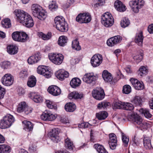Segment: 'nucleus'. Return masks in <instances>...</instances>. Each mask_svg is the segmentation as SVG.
I'll list each match as a JSON object with an SVG mask.
<instances>
[{
	"mask_svg": "<svg viewBox=\"0 0 153 153\" xmlns=\"http://www.w3.org/2000/svg\"><path fill=\"white\" fill-rule=\"evenodd\" d=\"M41 118L44 121H52L56 119V117L50 111H46L41 115Z\"/></svg>",
	"mask_w": 153,
	"mask_h": 153,
	"instance_id": "nucleus-14",
	"label": "nucleus"
},
{
	"mask_svg": "<svg viewBox=\"0 0 153 153\" xmlns=\"http://www.w3.org/2000/svg\"><path fill=\"white\" fill-rule=\"evenodd\" d=\"M29 97L36 103H40L43 101V98L37 93L31 92L29 94Z\"/></svg>",
	"mask_w": 153,
	"mask_h": 153,
	"instance_id": "nucleus-20",
	"label": "nucleus"
},
{
	"mask_svg": "<svg viewBox=\"0 0 153 153\" xmlns=\"http://www.w3.org/2000/svg\"><path fill=\"white\" fill-rule=\"evenodd\" d=\"M72 47L73 49L77 51H79L81 49V47L79 45V42L77 39L76 38L72 41Z\"/></svg>",
	"mask_w": 153,
	"mask_h": 153,
	"instance_id": "nucleus-44",
	"label": "nucleus"
},
{
	"mask_svg": "<svg viewBox=\"0 0 153 153\" xmlns=\"http://www.w3.org/2000/svg\"><path fill=\"white\" fill-rule=\"evenodd\" d=\"M68 39L67 36H60L58 41V45L61 46L63 47L66 45Z\"/></svg>",
	"mask_w": 153,
	"mask_h": 153,
	"instance_id": "nucleus-28",
	"label": "nucleus"
},
{
	"mask_svg": "<svg viewBox=\"0 0 153 153\" xmlns=\"http://www.w3.org/2000/svg\"><path fill=\"white\" fill-rule=\"evenodd\" d=\"M124 102L121 101L116 102L113 104V108L114 109H123L124 108Z\"/></svg>",
	"mask_w": 153,
	"mask_h": 153,
	"instance_id": "nucleus-47",
	"label": "nucleus"
},
{
	"mask_svg": "<svg viewBox=\"0 0 153 153\" xmlns=\"http://www.w3.org/2000/svg\"><path fill=\"white\" fill-rule=\"evenodd\" d=\"M58 7L56 3L54 1L52 2L49 5V8L52 11H54L57 9Z\"/></svg>",
	"mask_w": 153,
	"mask_h": 153,
	"instance_id": "nucleus-55",
	"label": "nucleus"
},
{
	"mask_svg": "<svg viewBox=\"0 0 153 153\" xmlns=\"http://www.w3.org/2000/svg\"><path fill=\"white\" fill-rule=\"evenodd\" d=\"M37 71L38 74L43 75L47 78H49L51 77V73L45 66H39L37 68Z\"/></svg>",
	"mask_w": 153,
	"mask_h": 153,
	"instance_id": "nucleus-12",
	"label": "nucleus"
},
{
	"mask_svg": "<svg viewBox=\"0 0 153 153\" xmlns=\"http://www.w3.org/2000/svg\"><path fill=\"white\" fill-rule=\"evenodd\" d=\"M83 96L82 93H78L76 91H73L68 95V98L70 100L81 99Z\"/></svg>",
	"mask_w": 153,
	"mask_h": 153,
	"instance_id": "nucleus-24",
	"label": "nucleus"
},
{
	"mask_svg": "<svg viewBox=\"0 0 153 153\" xmlns=\"http://www.w3.org/2000/svg\"><path fill=\"white\" fill-rule=\"evenodd\" d=\"M41 59L40 53L38 52L30 56L27 59V62L29 64H33L36 63Z\"/></svg>",
	"mask_w": 153,
	"mask_h": 153,
	"instance_id": "nucleus-19",
	"label": "nucleus"
},
{
	"mask_svg": "<svg viewBox=\"0 0 153 153\" xmlns=\"http://www.w3.org/2000/svg\"><path fill=\"white\" fill-rule=\"evenodd\" d=\"M58 134V128L52 129L51 131L48 134V136L50 139L54 143H57L60 141Z\"/></svg>",
	"mask_w": 153,
	"mask_h": 153,
	"instance_id": "nucleus-13",
	"label": "nucleus"
},
{
	"mask_svg": "<svg viewBox=\"0 0 153 153\" xmlns=\"http://www.w3.org/2000/svg\"><path fill=\"white\" fill-rule=\"evenodd\" d=\"M101 22L105 27H109L113 25L114 20L111 13L107 12L101 16Z\"/></svg>",
	"mask_w": 153,
	"mask_h": 153,
	"instance_id": "nucleus-5",
	"label": "nucleus"
},
{
	"mask_svg": "<svg viewBox=\"0 0 153 153\" xmlns=\"http://www.w3.org/2000/svg\"><path fill=\"white\" fill-rule=\"evenodd\" d=\"M10 63L8 61H4L1 64V67L4 69L8 68L10 66Z\"/></svg>",
	"mask_w": 153,
	"mask_h": 153,
	"instance_id": "nucleus-56",
	"label": "nucleus"
},
{
	"mask_svg": "<svg viewBox=\"0 0 153 153\" xmlns=\"http://www.w3.org/2000/svg\"><path fill=\"white\" fill-rule=\"evenodd\" d=\"M109 104V102H101V103L98 104L97 105V108L99 109L104 108L108 106Z\"/></svg>",
	"mask_w": 153,
	"mask_h": 153,
	"instance_id": "nucleus-57",
	"label": "nucleus"
},
{
	"mask_svg": "<svg viewBox=\"0 0 153 153\" xmlns=\"http://www.w3.org/2000/svg\"><path fill=\"white\" fill-rule=\"evenodd\" d=\"M131 91V87L129 85H124L123 89V93L126 94H128Z\"/></svg>",
	"mask_w": 153,
	"mask_h": 153,
	"instance_id": "nucleus-52",
	"label": "nucleus"
},
{
	"mask_svg": "<svg viewBox=\"0 0 153 153\" xmlns=\"http://www.w3.org/2000/svg\"><path fill=\"white\" fill-rule=\"evenodd\" d=\"M130 22L128 19L124 18L121 20L120 22L121 26L123 28L128 27L130 24Z\"/></svg>",
	"mask_w": 153,
	"mask_h": 153,
	"instance_id": "nucleus-46",
	"label": "nucleus"
},
{
	"mask_svg": "<svg viewBox=\"0 0 153 153\" xmlns=\"http://www.w3.org/2000/svg\"><path fill=\"white\" fill-rule=\"evenodd\" d=\"M21 34L22 35V36H21L20 37H19V38L22 39H24V41H19V42H25L29 38L28 36V35L25 32H21Z\"/></svg>",
	"mask_w": 153,
	"mask_h": 153,
	"instance_id": "nucleus-58",
	"label": "nucleus"
},
{
	"mask_svg": "<svg viewBox=\"0 0 153 153\" xmlns=\"http://www.w3.org/2000/svg\"><path fill=\"white\" fill-rule=\"evenodd\" d=\"M139 111L147 118H150L152 117V115L148 109L141 108L140 110Z\"/></svg>",
	"mask_w": 153,
	"mask_h": 153,
	"instance_id": "nucleus-45",
	"label": "nucleus"
},
{
	"mask_svg": "<svg viewBox=\"0 0 153 153\" xmlns=\"http://www.w3.org/2000/svg\"><path fill=\"white\" fill-rule=\"evenodd\" d=\"M84 13L79 14L76 18V21L80 24H83L84 20Z\"/></svg>",
	"mask_w": 153,
	"mask_h": 153,
	"instance_id": "nucleus-48",
	"label": "nucleus"
},
{
	"mask_svg": "<svg viewBox=\"0 0 153 153\" xmlns=\"http://www.w3.org/2000/svg\"><path fill=\"white\" fill-rule=\"evenodd\" d=\"M32 110L33 108L30 107H28L27 105L24 111L26 114H28L31 113L32 112Z\"/></svg>",
	"mask_w": 153,
	"mask_h": 153,
	"instance_id": "nucleus-62",
	"label": "nucleus"
},
{
	"mask_svg": "<svg viewBox=\"0 0 153 153\" xmlns=\"http://www.w3.org/2000/svg\"><path fill=\"white\" fill-rule=\"evenodd\" d=\"M6 92L5 88L0 85V99H3Z\"/></svg>",
	"mask_w": 153,
	"mask_h": 153,
	"instance_id": "nucleus-60",
	"label": "nucleus"
},
{
	"mask_svg": "<svg viewBox=\"0 0 153 153\" xmlns=\"http://www.w3.org/2000/svg\"><path fill=\"white\" fill-rule=\"evenodd\" d=\"M49 93L54 96L59 95L61 93V89L56 85H52L49 86L48 89Z\"/></svg>",
	"mask_w": 153,
	"mask_h": 153,
	"instance_id": "nucleus-18",
	"label": "nucleus"
},
{
	"mask_svg": "<svg viewBox=\"0 0 153 153\" xmlns=\"http://www.w3.org/2000/svg\"><path fill=\"white\" fill-rule=\"evenodd\" d=\"M56 29L60 32H64L68 30V25L64 18L62 16H57L54 20Z\"/></svg>",
	"mask_w": 153,
	"mask_h": 153,
	"instance_id": "nucleus-3",
	"label": "nucleus"
},
{
	"mask_svg": "<svg viewBox=\"0 0 153 153\" xmlns=\"http://www.w3.org/2000/svg\"><path fill=\"white\" fill-rule=\"evenodd\" d=\"M56 77L59 80L62 81L69 76L68 73L64 70L60 69L57 71L55 73Z\"/></svg>",
	"mask_w": 153,
	"mask_h": 153,
	"instance_id": "nucleus-17",
	"label": "nucleus"
},
{
	"mask_svg": "<svg viewBox=\"0 0 153 153\" xmlns=\"http://www.w3.org/2000/svg\"><path fill=\"white\" fill-rule=\"evenodd\" d=\"M50 60L56 65H60L63 61L64 56L60 53H51L48 56Z\"/></svg>",
	"mask_w": 153,
	"mask_h": 153,
	"instance_id": "nucleus-7",
	"label": "nucleus"
},
{
	"mask_svg": "<svg viewBox=\"0 0 153 153\" xmlns=\"http://www.w3.org/2000/svg\"><path fill=\"white\" fill-rule=\"evenodd\" d=\"M129 4L133 12L137 13L143 7L144 2L143 0H132L129 1Z\"/></svg>",
	"mask_w": 153,
	"mask_h": 153,
	"instance_id": "nucleus-6",
	"label": "nucleus"
},
{
	"mask_svg": "<svg viewBox=\"0 0 153 153\" xmlns=\"http://www.w3.org/2000/svg\"><path fill=\"white\" fill-rule=\"evenodd\" d=\"M94 147L99 153H108L107 151L102 145L98 143L95 144L94 145Z\"/></svg>",
	"mask_w": 153,
	"mask_h": 153,
	"instance_id": "nucleus-33",
	"label": "nucleus"
},
{
	"mask_svg": "<svg viewBox=\"0 0 153 153\" xmlns=\"http://www.w3.org/2000/svg\"><path fill=\"white\" fill-rule=\"evenodd\" d=\"M131 102L136 105L141 106L142 105V100L140 97L138 96H136L133 99Z\"/></svg>",
	"mask_w": 153,
	"mask_h": 153,
	"instance_id": "nucleus-43",
	"label": "nucleus"
},
{
	"mask_svg": "<svg viewBox=\"0 0 153 153\" xmlns=\"http://www.w3.org/2000/svg\"><path fill=\"white\" fill-rule=\"evenodd\" d=\"M98 2L95 4V7H98V6H102L104 4L105 2L104 0H97Z\"/></svg>",
	"mask_w": 153,
	"mask_h": 153,
	"instance_id": "nucleus-64",
	"label": "nucleus"
},
{
	"mask_svg": "<svg viewBox=\"0 0 153 153\" xmlns=\"http://www.w3.org/2000/svg\"><path fill=\"white\" fill-rule=\"evenodd\" d=\"M102 61V57L100 54L94 55L91 58V63L94 67H96L99 66Z\"/></svg>",
	"mask_w": 153,
	"mask_h": 153,
	"instance_id": "nucleus-9",
	"label": "nucleus"
},
{
	"mask_svg": "<svg viewBox=\"0 0 153 153\" xmlns=\"http://www.w3.org/2000/svg\"><path fill=\"white\" fill-rule=\"evenodd\" d=\"M142 120V118L138 115L134 116L132 119V121L134 124L138 125L140 124Z\"/></svg>",
	"mask_w": 153,
	"mask_h": 153,
	"instance_id": "nucleus-49",
	"label": "nucleus"
},
{
	"mask_svg": "<svg viewBox=\"0 0 153 153\" xmlns=\"http://www.w3.org/2000/svg\"><path fill=\"white\" fill-rule=\"evenodd\" d=\"M122 136L123 144L126 146H127L129 140V137L123 133H122Z\"/></svg>",
	"mask_w": 153,
	"mask_h": 153,
	"instance_id": "nucleus-51",
	"label": "nucleus"
},
{
	"mask_svg": "<svg viewBox=\"0 0 153 153\" xmlns=\"http://www.w3.org/2000/svg\"><path fill=\"white\" fill-rule=\"evenodd\" d=\"M29 150L31 152H35L36 151V146L35 145H32L29 147Z\"/></svg>",
	"mask_w": 153,
	"mask_h": 153,
	"instance_id": "nucleus-63",
	"label": "nucleus"
},
{
	"mask_svg": "<svg viewBox=\"0 0 153 153\" xmlns=\"http://www.w3.org/2000/svg\"><path fill=\"white\" fill-rule=\"evenodd\" d=\"M114 6L117 10L120 12H123L126 10V6L119 1H116L115 2Z\"/></svg>",
	"mask_w": 153,
	"mask_h": 153,
	"instance_id": "nucleus-26",
	"label": "nucleus"
},
{
	"mask_svg": "<svg viewBox=\"0 0 153 153\" xmlns=\"http://www.w3.org/2000/svg\"><path fill=\"white\" fill-rule=\"evenodd\" d=\"M81 83V80L78 78H74L71 81L70 84L71 87L74 88L79 86Z\"/></svg>",
	"mask_w": 153,
	"mask_h": 153,
	"instance_id": "nucleus-30",
	"label": "nucleus"
},
{
	"mask_svg": "<svg viewBox=\"0 0 153 153\" xmlns=\"http://www.w3.org/2000/svg\"><path fill=\"white\" fill-rule=\"evenodd\" d=\"M109 144L110 148L113 150L115 149L117 145V140L116 135L114 133L109 134Z\"/></svg>",
	"mask_w": 153,
	"mask_h": 153,
	"instance_id": "nucleus-16",
	"label": "nucleus"
},
{
	"mask_svg": "<svg viewBox=\"0 0 153 153\" xmlns=\"http://www.w3.org/2000/svg\"><path fill=\"white\" fill-rule=\"evenodd\" d=\"M32 13L35 17L41 20H44L47 17L46 13L41 6L37 4H33L31 7Z\"/></svg>",
	"mask_w": 153,
	"mask_h": 153,
	"instance_id": "nucleus-2",
	"label": "nucleus"
},
{
	"mask_svg": "<svg viewBox=\"0 0 153 153\" xmlns=\"http://www.w3.org/2000/svg\"><path fill=\"white\" fill-rule=\"evenodd\" d=\"M90 125L88 122L82 123L79 124L78 127L80 128H88Z\"/></svg>",
	"mask_w": 153,
	"mask_h": 153,
	"instance_id": "nucleus-61",
	"label": "nucleus"
},
{
	"mask_svg": "<svg viewBox=\"0 0 153 153\" xmlns=\"http://www.w3.org/2000/svg\"><path fill=\"white\" fill-rule=\"evenodd\" d=\"M65 146L67 149L70 150H72L74 146L73 145V142L71 140L67 138L65 140Z\"/></svg>",
	"mask_w": 153,
	"mask_h": 153,
	"instance_id": "nucleus-42",
	"label": "nucleus"
},
{
	"mask_svg": "<svg viewBox=\"0 0 153 153\" xmlns=\"http://www.w3.org/2000/svg\"><path fill=\"white\" fill-rule=\"evenodd\" d=\"M102 76L104 80L106 82H110L113 79L111 74L107 70H105L103 71Z\"/></svg>",
	"mask_w": 153,
	"mask_h": 153,
	"instance_id": "nucleus-22",
	"label": "nucleus"
},
{
	"mask_svg": "<svg viewBox=\"0 0 153 153\" xmlns=\"http://www.w3.org/2000/svg\"><path fill=\"white\" fill-rule=\"evenodd\" d=\"M37 35L43 40H48L51 38V33H48L47 34H45L42 32H39L38 33Z\"/></svg>",
	"mask_w": 153,
	"mask_h": 153,
	"instance_id": "nucleus-36",
	"label": "nucleus"
},
{
	"mask_svg": "<svg viewBox=\"0 0 153 153\" xmlns=\"http://www.w3.org/2000/svg\"><path fill=\"white\" fill-rule=\"evenodd\" d=\"M27 105L25 102H22L19 103L17 108V111L19 113L24 111Z\"/></svg>",
	"mask_w": 153,
	"mask_h": 153,
	"instance_id": "nucleus-40",
	"label": "nucleus"
},
{
	"mask_svg": "<svg viewBox=\"0 0 153 153\" xmlns=\"http://www.w3.org/2000/svg\"><path fill=\"white\" fill-rule=\"evenodd\" d=\"M84 23H86L89 22L91 20V15L88 13H84Z\"/></svg>",
	"mask_w": 153,
	"mask_h": 153,
	"instance_id": "nucleus-54",
	"label": "nucleus"
},
{
	"mask_svg": "<svg viewBox=\"0 0 153 153\" xmlns=\"http://www.w3.org/2000/svg\"><path fill=\"white\" fill-rule=\"evenodd\" d=\"M84 82L88 83H91L95 80V77L90 74H85L82 78Z\"/></svg>",
	"mask_w": 153,
	"mask_h": 153,
	"instance_id": "nucleus-25",
	"label": "nucleus"
},
{
	"mask_svg": "<svg viewBox=\"0 0 153 153\" xmlns=\"http://www.w3.org/2000/svg\"><path fill=\"white\" fill-rule=\"evenodd\" d=\"M36 77L33 76H31L28 78L27 85L29 87H33L36 85Z\"/></svg>",
	"mask_w": 153,
	"mask_h": 153,
	"instance_id": "nucleus-35",
	"label": "nucleus"
},
{
	"mask_svg": "<svg viewBox=\"0 0 153 153\" xmlns=\"http://www.w3.org/2000/svg\"><path fill=\"white\" fill-rule=\"evenodd\" d=\"M108 114L105 111H102L96 114V117L99 120L105 119L108 116Z\"/></svg>",
	"mask_w": 153,
	"mask_h": 153,
	"instance_id": "nucleus-39",
	"label": "nucleus"
},
{
	"mask_svg": "<svg viewBox=\"0 0 153 153\" xmlns=\"http://www.w3.org/2000/svg\"><path fill=\"white\" fill-rule=\"evenodd\" d=\"M21 32H15L13 33L12 34V36L13 39L15 41H23L24 40V39H20L19 38V37H20L21 36H22V35L21 34Z\"/></svg>",
	"mask_w": 153,
	"mask_h": 153,
	"instance_id": "nucleus-32",
	"label": "nucleus"
},
{
	"mask_svg": "<svg viewBox=\"0 0 153 153\" xmlns=\"http://www.w3.org/2000/svg\"><path fill=\"white\" fill-rule=\"evenodd\" d=\"M18 48L16 45H9L7 47L8 53L10 54H15L18 52Z\"/></svg>",
	"mask_w": 153,
	"mask_h": 153,
	"instance_id": "nucleus-29",
	"label": "nucleus"
},
{
	"mask_svg": "<svg viewBox=\"0 0 153 153\" xmlns=\"http://www.w3.org/2000/svg\"><path fill=\"white\" fill-rule=\"evenodd\" d=\"M45 103L47 106L49 108L51 109L53 108L55 109L56 108V104L53 102L49 100H47L46 101Z\"/></svg>",
	"mask_w": 153,
	"mask_h": 153,
	"instance_id": "nucleus-50",
	"label": "nucleus"
},
{
	"mask_svg": "<svg viewBox=\"0 0 153 153\" xmlns=\"http://www.w3.org/2000/svg\"><path fill=\"white\" fill-rule=\"evenodd\" d=\"M2 26L5 28H9L11 27V24L10 20L8 18H6L1 21Z\"/></svg>",
	"mask_w": 153,
	"mask_h": 153,
	"instance_id": "nucleus-38",
	"label": "nucleus"
},
{
	"mask_svg": "<svg viewBox=\"0 0 153 153\" xmlns=\"http://www.w3.org/2000/svg\"><path fill=\"white\" fill-rule=\"evenodd\" d=\"M130 80L134 88L137 90H141L144 88V85L142 82H140L134 78H131Z\"/></svg>",
	"mask_w": 153,
	"mask_h": 153,
	"instance_id": "nucleus-15",
	"label": "nucleus"
},
{
	"mask_svg": "<svg viewBox=\"0 0 153 153\" xmlns=\"http://www.w3.org/2000/svg\"><path fill=\"white\" fill-rule=\"evenodd\" d=\"M14 13L17 21L24 26L30 28L33 26V19L28 13L21 10H16Z\"/></svg>",
	"mask_w": 153,
	"mask_h": 153,
	"instance_id": "nucleus-1",
	"label": "nucleus"
},
{
	"mask_svg": "<svg viewBox=\"0 0 153 153\" xmlns=\"http://www.w3.org/2000/svg\"><path fill=\"white\" fill-rule=\"evenodd\" d=\"M149 124L147 122L143 120L142 121V122L140 123L138 126L139 127L143 129H146L148 127Z\"/></svg>",
	"mask_w": 153,
	"mask_h": 153,
	"instance_id": "nucleus-59",
	"label": "nucleus"
},
{
	"mask_svg": "<svg viewBox=\"0 0 153 153\" xmlns=\"http://www.w3.org/2000/svg\"><path fill=\"white\" fill-rule=\"evenodd\" d=\"M122 39V37L119 35L115 36L109 39L107 41V45L109 46H113L120 43Z\"/></svg>",
	"mask_w": 153,
	"mask_h": 153,
	"instance_id": "nucleus-11",
	"label": "nucleus"
},
{
	"mask_svg": "<svg viewBox=\"0 0 153 153\" xmlns=\"http://www.w3.org/2000/svg\"><path fill=\"white\" fill-rule=\"evenodd\" d=\"M93 97L95 99L101 100L105 97L104 91L101 88H97L94 89L92 92Z\"/></svg>",
	"mask_w": 153,
	"mask_h": 153,
	"instance_id": "nucleus-8",
	"label": "nucleus"
},
{
	"mask_svg": "<svg viewBox=\"0 0 153 153\" xmlns=\"http://www.w3.org/2000/svg\"><path fill=\"white\" fill-rule=\"evenodd\" d=\"M25 124L24 129L26 131H32L33 129V125L30 121L25 120L22 122Z\"/></svg>",
	"mask_w": 153,
	"mask_h": 153,
	"instance_id": "nucleus-34",
	"label": "nucleus"
},
{
	"mask_svg": "<svg viewBox=\"0 0 153 153\" xmlns=\"http://www.w3.org/2000/svg\"><path fill=\"white\" fill-rule=\"evenodd\" d=\"M65 108L67 112H72L75 110L76 106L73 103L69 102L65 104Z\"/></svg>",
	"mask_w": 153,
	"mask_h": 153,
	"instance_id": "nucleus-27",
	"label": "nucleus"
},
{
	"mask_svg": "<svg viewBox=\"0 0 153 153\" xmlns=\"http://www.w3.org/2000/svg\"><path fill=\"white\" fill-rule=\"evenodd\" d=\"M143 143L144 147L146 149H150L152 146L151 143V140L148 137H144L143 140Z\"/></svg>",
	"mask_w": 153,
	"mask_h": 153,
	"instance_id": "nucleus-41",
	"label": "nucleus"
},
{
	"mask_svg": "<svg viewBox=\"0 0 153 153\" xmlns=\"http://www.w3.org/2000/svg\"><path fill=\"white\" fill-rule=\"evenodd\" d=\"M123 106L124 108L123 109L131 111L134 108L133 105L129 102H124Z\"/></svg>",
	"mask_w": 153,
	"mask_h": 153,
	"instance_id": "nucleus-53",
	"label": "nucleus"
},
{
	"mask_svg": "<svg viewBox=\"0 0 153 153\" xmlns=\"http://www.w3.org/2000/svg\"><path fill=\"white\" fill-rule=\"evenodd\" d=\"M15 119L13 116L8 114L4 116L0 121V128H6L10 127L14 122Z\"/></svg>",
	"mask_w": 153,
	"mask_h": 153,
	"instance_id": "nucleus-4",
	"label": "nucleus"
},
{
	"mask_svg": "<svg viewBox=\"0 0 153 153\" xmlns=\"http://www.w3.org/2000/svg\"><path fill=\"white\" fill-rule=\"evenodd\" d=\"M143 38L142 32L140 31L136 34L135 39V42L139 46H142Z\"/></svg>",
	"mask_w": 153,
	"mask_h": 153,
	"instance_id": "nucleus-23",
	"label": "nucleus"
},
{
	"mask_svg": "<svg viewBox=\"0 0 153 153\" xmlns=\"http://www.w3.org/2000/svg\"><path fill=\"white\" fill-rule=\"evenodd\" d=\"M11 151L10 147L6 144L0 145V153H8Z\"/></svg>",
	"mask_w": 153,
	"mask_h": 153,
	"instance_id": "nucleus-31",
	"label": "nucleus"
},
{
	"mask_svg": "<svg viewBox=\"0 0 153 153\" xmlns=\"http://www.w3.org/2000/svg\"><path fill=\"white\" fill-rule=\"evenodd\" d=\"M13 76L10 74H5L2 77L1 82L4 85L9 86L13 84Z\"/></svg>",
	"mask_w": 153,
	"mask_h": 153,
	"instance_id": "nucleus-10",
	"label": "nucleus"
},
{
	"mask_svg": "<svg viewBox=\"0 0 153 153\" xmlns=\"http://www.w3.org/2000/svg\"><path fill=\"white\" fill-rule=\"evenodd\" d=\"M148 71L146 67L142 66L139 68L138 70V75L141 76H145L148 74Z\"/></svg>",
	"mask_w": 153,
	"mask_h": 153,
	"instance_id": "nucleus-37",
	"label": "nucleus"
},
{
	"mask_svg": "<svg viewBox=\"0 0 153 153\" xmlns=\"http://www.w3.org/2000/svg\"><path fill=\"white\" fill-rule=\"evenodd\" d=\"M143 54L141 50L138 51L132 55L134 60L137 63L141 62L143 59Z\"/></svg>",
	"mask_w": 153,
	"mask_h": 153,
	"instance_id": "nucleus-21",
	"label": "nucleus"
}]
</instances>
